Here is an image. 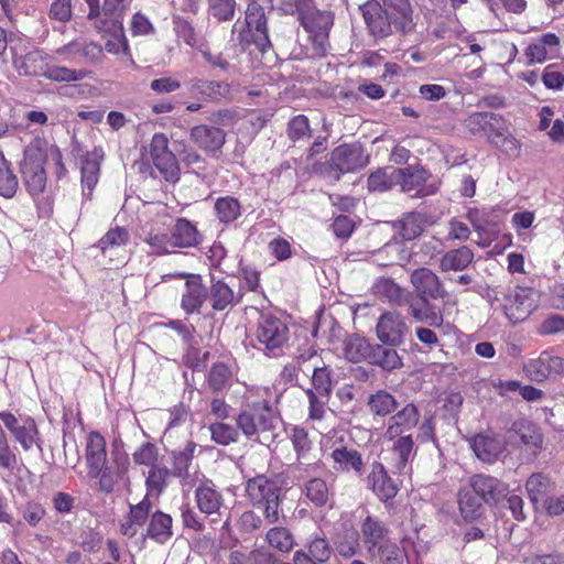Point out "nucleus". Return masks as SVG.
Returning a JSON list of instances; mask_svg holds the SVG:
<instances>
[{
    "label": "nucleus",
    "instance_id": "obj_34",
    "mask_svg": "<svg viewBox=\"0 0 564 564\" xmlns=\"http://www.w3.org/2000/svg\"><path fill=\"white\" fill-rule=\"evenodd\" d=\"M240 294L236 293L225 281H214L208 289V300L216 311H224L240 301Z\"/></svg>",
    "mask_w": 564,
    "mask_h": 564
},
{
    "label": "nucleus",
    "instance_id": "obj_24",
    "mask_svg": "<svg viewBox=\"0 0 564 564\" xmlns=\"http://www.w3.org/2000/svg\"><path fill=\"white\" fill-rule=\"evenodd\" d=\"M467 487L487 503H497L508 494V486L505 482L486 475L474 476Z\"/></svg>",
    "mask_w": 564,
    "mask_h": 564
},
{
    "label": "nucleus",
    "instance_id": "obj_14",
    "mask_svg": "<svg viewBox=\"0 0 564 564\" xmlns=\"http://www.w3.org/2000/svg\"><path fill=\"white\" fill-rule=\"evenodd\" d=\"M141 238L148 245L150 253L163 256L175 252L171 236V223L167 224L166 220L143 228Z\"/></svg>",
    "mask_w": 564,
    "mask_h": 564
},
{
    "label": "nucleus",
    "instance_id": "obj_48",
    "mask_svg": "<svg viewBox=\"0 0 564 564\" xmlns=\"http://www.w3.org/2000/svg\"><path fill=\"white\" fill-rule=\"evenodd\" d=\"M368 406L375 415L386 416L397 408V400L389 392L379 390L369 397Z\"/></svg>",
    "mask_w": 564,
    "mask_h": 564
},
{
    "label": "nucleus",
    "instance_id": "obj_36",
    "mask_svg": "<svg viewBox=\"0 0 564 564\" xmlns=\"http://www.w3.org/2000/svg\"><path fill=\"white\" fill-rule=\"evenodd\" d=\"M343 350L346 359L351 362L370 361L373 345L364 337L352 335L344 340Z\"/></svg>",
    "mask_w": 564,
    "mask_h": 564
},
{
    "label": "nucleus",
    "instance_id": "obj_28",
    "mask_svg": "<svg viewBox=\"0 0 564 564\" xmlns=\"http://www.w3.org/2000/svg\"><path fill=\"white\" fill-rule=\"evenodd\" d=\"M130 239L129 232L124 228L116 227L110 229L98 242V248L101 250L104 256H108L112 261L115 257L118 258V262H122L126 258L121 252L124 251Z\"/></svg>",
    "mask_w": 564,
    "mask_h": 564
},
{
    "label": "nucleus",
    "instance_id": "obj_39",
    "mask_svg": "<svg viewBox=\"0 0 564 564\" xmlns=\"http://www.w3.org/2000/svg\"><path fill=\"white\" fill-rule=\"evenodd\" d=\"M172 518L171 516L156 511L152 514L147 534L158 543H165L172 536Z\"/></svg>",
    "mask_w": 564,
    "mask_h": 564
},
{
    "label": "nucleus",
    "instance_id": "obj_56",
    "mask_svg": "<svg viewBox=\"0 0 564 564\" xmlns=\"http://www.w3.org/2000/svg\"><path fill=\"white\" fill-rule=\"evenodd\" d=\"M209 431L212 440L219 445H229L230 443L236 442L238 437L237 430L225 423L210 424Z\"/></svg>",
    "mask_w": 564,
    "mask_h": 564
},
{
    "label": "nucleus",
    "instance_id": "obj_61",
    "mask_svg": "<svg viewBox=\"0 0 564 564\" xmlns=\"http://www.w3.org/2000/svg\"><path fill=\"white\" fill-rule=\"evenodd\" d=\"M212 14L219 21H227L234 17L235 0H209Z\"/></svg>",
    "mask_w": 564,
    "mask_h": 564
},
{
    "label": "nucleus",
    "instance_id": "obj_37",
    "mask_svg": "<svg viewBox=\"0 0 564 564\" xmlns=\"http://www.w3.org/2000/svg\"><path fill=\"white\" fill-rule=\"evenodd\" d=\"M481 498L468 487H463L458 492V505L462 517L470 522L481 516Z\"/></svg>",
    "mask_w": 564,
    "mask_h": 564
},
{
    "label": "nucleus",
    "instance_id": "obj_47",
    "mask_svg": "<svg viewBox=\"0 0 564 564\" xmlns=\"http://www.w3.org/2000/svg\"><path fill=\"white\" fill-rule=\"evenodd\" d=\"M426 225L425 216L421 213H409L400 220V232L405 240L419 237Z\"/></svg>",
    "mask_w": 564,
    "mask_h": 564
},
{
    "label": "nucleus",
    "instance_id": "obj_4",
    "mask_svg": "<svg viewBox=\"0 0 564 564\" xmlns=\"http://www.w3.org/2000/svg\"><path fill=\"white\" fill-rule=\"evenodd\" d=\"M296 10L299 20L315 44L316 53L323 55L327 50L328 32L333 25V14L326 10L314 7L313 0H299Z\"/></svg>",
    "mask_w": 564,
    "mask_h": 564
},
{
    "label": "nucleus",
    "instance_id": "obj_32",
    "mask_svg": "<svg viewBox=\"0 0 564 564\" xmlns=\"http://www.w3.org/2000/svg\"><path fill=\"white\" fill-rule=\"evenodd\" d=\"M334 460V468L339 471H354L358 475L362 474L364 460L361 454L354 447L339 446L330 454Z\"/></svg>",
    "mask_w": 564,
    "mask_h": 564
},
{
    "label": "nucleus",
    "instance_id": "obj_45",
    "mask_svg": "<svg viewBox=\"0 0 564 564\" xmlns=\"http://www.w3.org/2000/svg\"><path fill=\"white\" fill-rule=\"evenodd\" d=\"M369 362L388 371H392L402 366L401 357L397 350L387 348L379 344L373 345V350Z\"/></svg>",
    "mask_w": 564,
    "mask_h": 564
},
{
    "label": "nucleus",
    "instance_id": "obj_58",
    "mask_svg": "<svg viewBox=\"0 0 564 564\" xmlns=\"http://www.w3.org/2000/svg\"><path fill=\"white\" fill-rule=\"evenodd\" d=\"M305 393L310 401L308 419L311 421L321 422L326 414V403L328 401V398H321L318 394L314 392L313 389H306Z\"/></svg>",
    "mask_w": 564,
    "mask_h": 564
},
{
    "label": "nucleus",
    "instance_id": "obj_9",
    "mask_svg": "<svg viewBox=\"0 0 564 564\" xmlns=\"http://www.w3.org/2000/svg\"><path fill=\"white\" fill-rule=\"evenodd\" d=\"M0 421L24 451H30L34 445L40 447L39 429L32 417H18L9 411H1Z\"/></svg>",
    "mask_w": 564,
    "mask_h": 564
},
{
    "label": "nucleus",
    "instance_id": "obj_15",
    "mask_svg": "<svg viewBox=\"0 0 564 564\" xmlns=\"http://www.w3.org/2000/svg\"><path fill=\"white\" fill-rule=\"evenodd\" d=\"M523 369L531 380L541 382L552 375L564 373V358L543 351L538 358L529 360Z\"/></svg>",
    "mask_w": 564,
    "mask_h": 564
},
{
    "label": "nucleus",
    "instance_id": "obj_31",
    "mask_svg": "<svg viewBox=\"0 0 564 564\" xmlns=\"http://www.w3.org/2000/svg\"><path fill=\"white\" fill-rule=\"evenodd\" d=\"M171 236L175 250L195 247L202 241L196 226L186 218H178L174 225L171 224Z\"/></svg>",
    "mask_w": 564,
    "mask_h": 564
},
{
    "label": "nucleus",
    "instance_id": "obj_62",
    "mask_svg": "<svg viewBox=\"0 0 564 564\" xmlns=\"http://www.w3.org/2000/svg\"><path fill=\"white\" fill-rule=\"evenodd\" d=\"M19 187L18 177L11 169L0 173V196L12 198Z\"/></svg>",
    "mask_w": 564,
    "mask_h": 564
},
{
    "label": "nucleus",
    "instance_id": "obj_11",
    "mask_svg": "<svg viewBox=\"0 0 564 564\" xmlns=\"http://www.w3.org/2000/svg\"><path fill=\"white\" fill-rule=\"evenodd\" d=\"M151 159L167 182H176L180 167L175 154L169 149V140L163 133H155L150 144Z\"/></svg>",
    "mask_w": 564,
    "mask_h": 564
},
{
    "label": "nucleus",
    "instance_id": "obj_53",
    "mask_svg": "<svg viewBox=\"0 0 564 564\" xmlns=\"http://www.w3.org/2000/svg\"><path fill=\"white\" fill-rule=\"evenodd\" d=\"M267 541L271 547L282 553L291 551L294 546L293 535L288 529L281 527L270 529Z\"/></svg>",
    "mask_w": 564,
    "mask_h": 564
},
{
    "label": "nucleus",
    "instance_id": "obj_44",
    "mask_svg": "<svg viewBox=\"0 0 564 564\" xmlns=\"http://www.w3.org/2000/svg\"><path fill=\"white\" fill-rule=\"evenodd\" d=\"M306 498L316 507L325 506L330 497L327 482L318 477L307 480L302 489Z\"/></svg>",
    "mask_w": 564,
    "mask_h": 564
},
{
    "label": "nucleus",
    "instance_id": "obj_26",
    "mask_svg": "<svg viewBox=\"0 0 564 564\" xmlns=\"http://www.w3.org/2000/svg\"><path fill=\"white\" fill-rule=\"evenodd\" d=\"M195 500L199 511L206 516L218 514L223 505V495L210 480H205L195 490Z\"/></svg>",
    "mask_w": 564,
    "mask_h": 564
},
{
    "label": "nucleus",
    "instance_id": "obj_60",
    "mask_svg": "<svg viewBox=\"0 0 564 564\" xmlns=\"http://www.w3.org/2000/svg\"><path fill=\"white\" fill-rule=\"evenodd\" d=\"M509 131L506 120L498 113L488 111V122L486 134L494 141L495 138H501Z\"/></svg>",
    "mask_w": 564,
    "mask_h": 564
},
{
    "label": "nucleus",
    "instance_id": "obj_52",
    "mask_svg": "<svg viewBox=\"0 0 564 564\" xmlns=\"http://www.w3.org/2000/svg\"><path fill=\"white\" fill-rule=\"evenodd\" d=\"M231 382L232 371L229 366L224 362H217L212 367L208 376V383L214 390H225L231 386Z\"/></svg>",
    "mask_w": 564,
    "mask_h": 564
},
{
    "label": "nucleus",
    "instance_id": "obj_40",
    "mask_svg": "<svg viewBox=\"0 0 564 564\" xmlns=\"http://www.w3.org/2000/svg\"><path fill=\"white\" fill-rule=\"evenodd\" d=\"M368 556L376 564H403L404 552L394 542L388 540L383 541Z\"/></svg>",
    "mask_w": 564,
    "mask_h": 564
},
{
    "label": "nucleus",
    "instance_id": "obj_51",
    "mask_svg": "<svg viewBox=\"0 0 564 564\" xmlns=\"http://www.w3.org/2000/svg\"><path fill=\"white\" fill-rule=\"evenodd\" d=\"M169 469L164 466H152L145 480L147 496H159L166 487Z\"/></svg>",
    "mask_w": 564,
    "mask_h": 564
},
{
    "label": "nucleus",
    "instance_id": "obj_54",
    "mask_svg": "<svg viewBox=\"0 0 564 564\" xmlns=\"http://www.w3.org/2000/svg\"><path fill=\"white\" fill-rule=\"evenodd\" d=\"M314 371L312 375V384L314 392L321 398H328L332 391V379L330 371L327 367H319L317 362H314Z\"/></svg>",
    "mask_w": 564,
    "mask_h": 564
},
{
    "label": "nucleus",
    "instance_id": "obj_42",
    "mask_svg": "<svg viewBox=\"0 0 564 564\" xmlns=\"http://www.w3.org/2000/svg\"><path fill=\"white\" fill-rule=\"evenodd\" d=\"M411 316L421 323H426L431 327H440L443 323V316L429 303V300L413 302L409 306Z\"/></svg>",
    "mask_w": 564,
    "mask_h": 564
},
{
    "label": "nucleus",
    "instance_id": "obj_49",
    "mask_svg": "<svg viewBox=\"0 0 564 564\" xmlns=\"http://www.w3.org/2000/svg\"><path fill=\"white\" fill-rule=\"evenodd\" d=\"M550 477L542 473L532 474L528 478L525 482V490L529 499L533 505H536L544 498L546 491L550 488Z\"/></svg>",
    "mask_w": 564,
    "mask_h": 564
},
{
    "label": "nucleus",
    "instance_id": "obj_7",
    "mask_svg": "<svg viewBox=\"0 0 564 564\" xmlns=\"http://www.w3.org/2000/svg\"><path fill=\"white\" fill-rule=\"evenodd\" d=\"M45 160V153L35 145H29L24 150L21 174L28 192L33 197L41 195L46 187Z\"/></svg>",
    "mask_w": 564,
    "mask_h": 564
},
{
    "label": "nucleus",
    "instance_id": "obj_10",
    "mask_svg": "<svg viewBox=\"0 0 564 564\" xmlns=\"http://www.w3.org/2000/svg\"><path fill=\"white\" fill-rule=\"evenodd\" d=\"M400 181L398 185L401 191L410 196H430L436 193L438 185L435 177H433L425 169L421 166H406L399 169Z\"/></svg>",
    "mask_w": 564,
    "mask_h": 564
},
{
    "label": "nucleus",
    "instance_id": "obj_23",
    "mask_svg": "<svg viewBox=\"0 0 564 564\" xmlns=\"http://www.w3.org/2000/svg\"><path fill=\"white\" fill-rule=\"evenodd\" d=\"M367 486L383 502L393 499L398 494V486L388 475L384 466L379 462L372 463L370 473L367 476Z\"/></svg>",
    "mask_w": 564,
    "mask_h": 564
},
{
    "label": "nucleus",
    "instance_id": "obj_16",
    "mask_svg": "<svg viewBox=\"0 0 564 564\" xmlns=\"http://www.w3.org/2000/svg\"><path fill=\"white\" fill-rule=\"evenodd\" d=\"M208 300V289L197 274L186 275L181 296V307L187 313H199L203 304Z\"/></svg>",
    "mask_w": 564,
    "mask_h": 564
},
{
    "label": "nucleus",
    "instance_id": "obj_30",
    "mask_svg": "<svg viewBox=\"0 0 564 564\" xmlns=\"http://www.w3.org/2000/svg\"><path fill=\"white\" fill-rule=\"evenodd\" d=\"M466 217L477 232V245L482 248L488 247L496 234L492 229L491 214L486 209L471 208L467 212Z\"/></svg>",
    "mask_w": 564,
    "mask_h": 564
},
{
    "label": "nucleus",
    "instance_id": "obj_1",
    "mask_svg": "<svg viewBox=\"0 0 564 564\" xmlns=\"http://www.w3.org/2000/svg\"><path fill=\"white\" fill-rule=\"evenodd\" d=\"M417 408L409 403L402 410L393 414L388 422L384 437L394 441L391 449L394 468L400 474L410 471V463L414 456V442L410 434L404 433L413 430L419 423Z\"/></svg>",
    "mask_w": 564,
    "mask_h": 564
},
{
    "label": "nucleus",
    "instance_id": "obj_17",
    "mask_svg": "<svg viewBox=\"0 0 564 564\" xmlns=\"http://www.w3.org/2000/svg\"><path fill=\"white\" fill-rule=\"evenodd\" d=\"M384 12L389 15L395 31L408 34L414 31L415 21L409 0H382Z\"/></svg>",
    "mask_w": 564,
    "mask_h": 564
},
{
    "label": "nucleus",
    "instance_id": "obj_6",
    "mask_svg": "<svg viewBox=\"0 0 564 564\" xmlns=\"http://www.w3.org/2000/svg\"><path fill=\"white\" fill-rule=\"evenodd\" d=\"M249 1L250 3L246 10L245 26L239 29L236 23L232 31L238 33L240 43L246 45L253 43L260 52L264 53L271 47L265 13L263 8L257 2L258 0Z\"/></svg>",
    "mask_w": 564,
    "mask_h": 564
},
{
    "label": "nucleus",
    "instance_id": "obj_22",
    "mask_svg": "<svg viewBox=\"0 0 564 564\" xmlns=\"http://www.w3.org/2000/svg\"><path fill=\"white\" fill-rule=\"evenodd\" d=\"M86 462L89 477L98 478L107 464L106 441L98 432L87 435Z\"/></svg>",
    "mask_w": 564,
    "mask_h": 564
},
{
    "label": "nucleus",
    "instance_id": "obj_64",
    "mask_svg": "<svg viewBox=\"0 0 564 564\" xmlns=\"http://www.w3.org/2000/svg\"><path fill=\"white\" fill-rule=\"evenodd\" d=\"M542 82L549 89H558L564 84V74L555 65H547L543 70Z\"/></svg>",
    "mask_w": 564,
    "mask_h": 564
},
{
    "label": "nucleus",
    "instance_id": "obj_12",
    "mask_svg": "<svg viewBox=\"0 0 564 564\" xmlns=\"http://www.w3.org/2000/svg\"><path fill=\"white\" fill-rule=\"evenodd\" d=\"M409 326L402 314L394 311L383 312L376 325L379 341L388 346H399L404 343Z\"/></svg>",
    "mask_w": 564,
    "mask_h": 564
},
{
    "label": "nucleus",
    "instance_id": "obj_3",
    "mask_svg": "<svg viewBox=\"0 0 564 564\" xmlns=\"http://www.w3.org/2000/svg\"><path fill=\"white\" fill-rule=\"evenodd\" d=\"M270 393L268 388H253L248 390V402L245 411L237 417V425L247 436H252L260 431L274 429L278 417L265 397Z\"/></svg>",
    "mask_w": 564,
    "mask_h": 564
},
{
    "label": "nucleus",
    "instance_id": "obj_19",
    "mask_svg": "<svg viewBox=\"0 0 564 564\" xmlns=\"http://www.w3.org/2000/svg\"><path fill=\"white\" fill-rule=\"evenodd\" d=\"M365 22L375 36L386 37L391 34L393 23L384 8L376 0H369L360 7Z\"/></svg>",
    "mask_w": 564,
    "mask_h": 564
},
{
    "label": "nucleus",
    "instance_id": "obj_27",
    "mask_svg": "<svg viewBox=\"0 0 564 564\" xmlns=\"http://www.w3.org/2000/svg\"><path fill=\"white\" fill-rule=\"evenodd\" d=\"M104 153L101 149H94L87 153L82 163L83 196L90 199L91 192L98 183L100 162Z\"/></svg>",
    "mask_w": 564,
    "mask_h": 564
},
{
    "label": "nucleus",
    "instance_id": "obj_41",
    "mask_svg": "<svg viewBox=\"0 0 564 564\" xmlns=\"http://www.w3.org/2000/svg\"><path fill=\"white\" fill-rule=\"evenodd\" d=\"M512 430L519 435L521 443L533 453L541 448L543 442L542 434L532 423L525 420L517 421L513 423Z\"/></svg>",
    "mask_w": 564,
    "mask_h": 564
},
{
    "label": "nucleus",
    "instance_id": "obj_18",
    "mask_svg": "<svg viewBox=\"0 0 564 564\" xmlns=\"http://www.w3.org/2000/svg\"><path fill=\"white\" fill-rule=\"evenodd\" d=\"M411 283L420 300H437L444 297L445 290L438 276L427 268H420L412 272Z\"/></svg>",
    "mask_w": 564,
    "mask_h": 564
},
{
    "label": "nucleus",
    "instance_id": "obj_55",
    "mask_svg": "<svg viewBox=\"0 0 564 564\" xmlns=\"http://www.w3.org/2000/svg\"><path fill=\"white\" fill-rule=\"evenodd\" d=\"M288 135L293 142L307 140L311 137L307 117L304 115L293 117L288 123Z\"/></svg>",
    "mask_w": 564,
    "mask_h": 564
},
{
    "label": "nucleus",
    "instance_id": "obj_21",
    "mask_svg": "<svg viewBox=\"0 0 564 564\" xmlns=\"http://www.w3.org/2000/svg\"><path fill=\"white\" fill-rule=\"evenodd\" d=\"M127 9L126 0H105L100 15L93 19L94 26L104 33L121 31V17Z\"/></svg>",
    "mask_w": 564,
    "mask_h": 564
},
{
    "label": "nucleus",
    "instance_id": "obj_46",
    "mask_svg": "<svg viewBox=\"0 0 564 564\" xmlns=\"http://www.w3.org/2000/svg\"><path fill=\"white\" fill-rule=\"evenodd\" d=\"M90 75L89 70L86 69H73L66 66L47 65L43 72V76L53 82H79L87 78Z\"/></svg>",
    "mask_w": 564,
    "mask_h": 564
},
{
    "label": "nucleus",
    "instance_id": "obj_8",
    "mask_svg": "<svg viewBox=\"0 0 564 564\" xmlns=\"http://www.w3.org/2000/svg\"><path fill=\"white\" fill-rule=\"evenodd\" d=\"M257 339L268 354H274L286 344L289 328L279 317L263 314L258 322Z\"/></svg>",
    "mask_w": 564,
    "mask_h": 564
},
{
    "label": "nucleus",
    "instance_id": "obj_25",
    "mask_svg": "<svg viewBox=\"0 0 564 564\" xmlns=\"http://www.w3.org/2000/svg\"><path fill=\"white\" fill-rule=\"evenodd\" d=\"M191 140L206 152H216L223 148L226 133L219 128L199 124L192 128Z\"/></svg>",
    "mask_w": 564,
    "mask_h": 564
},
{
    "label": "nucleus",
    "instance_id": "obj_20",
    "mask_svg": "<svg viewBox=\"0 0 564 564\" xmlns=\"http://www.w3.org/2000/svg\"><path fill=\"white\" fill-rule=\"evenodd\" d=\"M475 455L487 464L495 463L505 452L506 442L500 436L481 433L469 441Z\"/></svg>",
    "mask_w": 564,
    "mask_h": 564
},
{
    "label": "nucleus",
    "instance_id": "obj_2",
    "mask_svg": "<svg viewBox=\"0 0 564 564\" xmlns=\"http://www.w3.org/2000/svg\"><path fill=\"white\" fill-rule=\"evenodd\" d=\"M492 292L494 296L489 295L491 307L500 310L512 324L524 322L540 304V293L533 288L514 286Z\"/></svg>",
    "mask_w": 564,
    "mask_h": 564
},
{
    "label": "nucleus",
    "instance_id": "obj_57",
    "mask_svg": "<svg viewBox=\"0 0 564 564\" xmlns=\"http://www.w3.org/2000/svg\"><path fill=\"white\" fill-rule=\"evenodd\" d=\"M132 457L135 464L151 468L152 466L158 465V448L152 443H143L135 449V452L132 454Z\"/></svg>",
    "mask_w": 564,
    "mask_h": 564
},
{
    "label": "nucleus",
    "instance_id": "obj_38",
    "mask_svg": "<svg viewBox=\"0 0 564 564\" xmlns=\"http://www.w3.org/2000/svg\"><path fill=\"white\" fill-rule=\"evenodd\" d=\"M400 171L397 167L380 169L368 177V189L371 192H386L398 185Z\"/></svg>",
    "mask_w": 564,
    "mask_h": 564
},
{
    "label": "nucleus",
    "instance_id": "obj_33",
    "mask_svg": "<svg viewBox=\"0 0 564 564\" xmlns=\"http://www.w3.org/2000/svg\"><path fill=\"white\" fill-rule=\"evenodd\" d=\"M388 533L389 530L381 520L368 516L361 523L362 542L367 553L375 551L383 541H388Z\"/></svg>",
    "mask_w": 564,
    "mask_h": 564
},
{
    "label": "nucleus",
    "instance_id": "obj_35",
    "mask_svg": "<svg viewBox=\"0 0 564 564\" xmlns=\"http://www.w3.org/2000/svg\"><path fill=\"white\" fill-rule=\"evenodd\" d=\"M474 260L473 250L463 246L457 249H453L447 251L440 261V268L442 271H463L465 270Z\"/></svg>",
    "mask_w": 564,
    "mask_h": 564
},
{
    "label": "nucleus",
    "instance_id": "obj_50",
    "mask_svg": "<svg viewBox=\"0 0 564 564\" xmlns=\"http://www.w3.org/2000/svg\"><path fill=\"white\" fill-rule=\"evenodd\" d=\"M337 552L344 557L354 556L359 549V534L354 529H345L335 539Z\"/></svg>",
    "mask_w": 564,
    "mask_h": 564
},
{
    "label": "nucleus",
    "instance_id": "obj_5",
    "mask_svg": "<svg viewBox=\"0 0 564 564\" xmlns=\"http://www.w3.org/2000/svg\"><path fill=\"white\" fill-rule=\"evenodd\" d=\"M246 495L253 506L263 508L270 523L279 520L280 487L274 478L258 475L246 481Z\"/></svg>",
    "mask_w": 564,
    "mask_h": 564
},
{
    "label": "nucleus",
    "instance_id": "obj_43",
    "mask_svg": "<svg viewBox=\"0 0 564 564\" xmlns=\"http://www.w3.org/2000/svg\"><path fill=\"white\" fill-rule=\"evenodd\" d=\"M215 215L221 224H231L241 216V205L232 196H223L215 202Z\"/></svg>",
    "mask_w": 564,
    "mask_h": 564
},
{
    "label": "nucleus",
    "instance_id": "obj_13",
    "mask_svg": "<svg viewBox=\"0 0 564 564\" xmlns=\"http://www.w3.org/2000/svg\"><path fill=\"white\" fill-rule=\"evenodd\" d=\"M367 163L368 159L360 145L344 144L332 152L330 166L340 174L355 172Z\"/></svg>",
    "mask_w": 564,
    "mask_h": 564
},
{
    "label": "nucleus",
    "instance_id": "obj_59",
    "mask_svg": "<svg viewBox=\"0 0 564 564\" xmlns=\"http://www.w3.org/2000/svg\"><path fill=\"white\" fill-rule=\"evenodd\" d=\"M174 29L178 35L187 45L192 47L202 48L199 41L195 34L194 28L191 23L180 17H175L174 20Z\"/></svg>",
    "mask_w": 564,
    "mask_h": 564
},
{
    "label": "nucleus",
    "instance_id": "obj_29",
    "mask_svg": "<svg viewBox=\"0 0 564 564\" xmlns=\"http://www.w3.org/2000/svg\"><path fill=\"white\" fill-rule=\"evenodd\" d=\"M13 57L12 64L19 75H42L45 70L47 56L40 50H33L24 55H18L11 47Z\"/></svg>",
    "mask_w": 564,
    "mask_h": 564
},
{
    "label": "nucleus",
    "instance_id": "obj_63",
    "mask_svg": "<svg viewBox=\"0 0 564 564\" xmlns=\"http://www.w3.org/2000/svg\"><path fill=\"white\" fill-rule=\"evenodd\" d=\"M308 552L316 562H326L330 556V547L324 538H315L308 545Z\"/></svg>",
    "mask_w": 564,
    "mask_h": 564
}]
</instances>
